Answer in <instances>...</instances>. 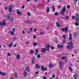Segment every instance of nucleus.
Wrapping results in <instances>:
<instances>
[{
    "label": "nucleus",
    "instance_id": "11",
    "mask_svg": "<svg viewBox=\"0 0 79 79\" xmlns=\"http://www.w3.org/2000/svg\"><path fill=\"white\" fill-rule=\"evenodd\" d=\"M17 40V37H15V36H14L12 38V40L13 41H15V40Z\"/></svg>",
    "mask_w": 79,
    "mask_h": 79
},
{
    "label": "nucleus",
    "instance_id": "33",
    "mask_svg": "<svg viewBox=\"0 0 79 79\" xmlns=\"http://www.w3.org/2000/svg\"><path fill=\"white\" fill-rule=\"evenodd\" d=\"M23 76H27V73L26 72H25L23 73Z\"/></svg>",
    "mask_w": 79,
    "mask_h": 79
},
{
    "label": "nucleus",
    "instance_id": "57",
    "mask_svg": "<svg viewBox=\"0 0 79 79\" xmlns=\"http://www.w3.org/2000/svg\"><path fill=\"white\" fill-rule=\"evenodd\" d=\"M25 7V6H22V9H24Z\"/></svg>",
    "mask_w": 79,
    "mask_h": 79
},
{
    "label": "nucleus",
    "instance_id": "6",
    "mask_svg": "<svg viewBox=\"0 0 79 79\" xmlns=\"http://www.w3.org/2000/svg\"><path fill=\"white\" fill-rule=\"evenodd\" d=\"M41 51L42 53H45L46 52V48H43L41 49Z\"/></svg>",
    "mask_w": 79,
    "mask_h": 79
},
{
    "label": "nucleus",
    "instance_id": "16",
    "mask_svg": "<svg viewBox=\"0 0 79 79\" xmlns=\"http://www.w3.org/2000/svg\"><path fill=\"white\" fill-rule=\"evenodd\" d=\"M46 10H47V13H49V11H50V8L47 7H46Z\"/></svg>",
    "mask_w": 79,
    "mask_h": 79
},
{
    "label": "nucleus",
    "instance_id": "40",
    "mask_svg": "<svg viewBox=\"0 0 79 79\" xmlns=\"http://www.w3.org/2000/svg\"><path fill=\"white\" fill-rule=\"evenodd\" d=\"M37 58H40V55H38L37 56Z\"/></svg>",
    "mask_w": 79,
    "mask_h": 79
},
{
    "label": "nucleus",
    "instance_id": "50",
    "mask_svg": "<svg viewBox=\"0 0 79 79\" xmlns=\"http://www.w3.org/2000/svg\"><path fill=\"white\" fill-rule=\"evenodd\" d=\"M55 77V75L54 74H53L52 75V78H53L54 77Z\"/></svg>",
    "mask_w": 79,
    "mask_h": 79
},
{
    "label": "nucleus",
    "instance_id": "22",
    "mask_svg": "<svg viewBox=\"0 0 79 79\" xmlns=\"http://www.w3.org/2000/svg\"><path fill=\"white\" fill-rule=\"evenodd\" d=\"M7 45L10 47H11V46H13V43H11L10 44H8Z\"/></svg>",
    "mask_w": 79,
    "mask_h": 79
},
{
    "label": "nucleus",
    "instance_id": "34",
    "mask_svg": "<svg viewBox=\"0 0 79 79\" xmlns=\"http://www.w3.org/2000/svg\"><path fill=\"white\" fill-rule=\"evenodd\" d=\"M63 38L65 39H66V35H63L62 36Z\"/></svg>",
    "mask_w": 79,
    "mask_h": 79
},
{
    "label": "nucleus",
    "instance_id": "26",
    "mask_svg": "<svg viewBox=\"0 0 79 79\" xmlns=\"http://www.w3.org/2000/svg\"><path fill=\"white\" fill-rule=\"evenodd\" d=\"M20 57H21V56H20L19 55H18L17 56L16 58H17V59H18V60H19V58H20Z\"/></svg>",
    "mask_w": 79,
    "mask_h": 79
},
{
    "label": "nucleus",
    "instance_id": "58",
    "mask_svg": "<svg viewBox=\"0 0 79 79\" xmlns=\"http://www.w3.org/2000/svg\"><path fill=\"white\" fill-rule=\"evenodd\" d=\"M51 49L52 50H53V49H54V47H53V46H52L51 47Z\"/></svg>",
    "mask_w": 79,
    "mask_h": 79
},
{
    "label": "nucleus",
    "instance_id": "42",
    "mask_svg": "<svg viewBox=\"0 0 79 79\" xmlns=\"http://www.w3.org/2000/svg\"><path fill=\"white\" fill-rule=\"evenodd\" d=\"M2 24L3 26H5V25H6V23H5V22H4Z\"/></svg>",
    "mask_w": 79,
    "mask_h": 79
},
{
    "label": "nucleus",
    "instance_id": "14",
    "mask_svg": "<svg viewBox=\"0 0 79 79\" xmlns=\"http://www.w3.org/2000/svg\"><path fill=\"white\" fill-rule=\"evenodd\" d=\"M34 60H35V57H33L32 58V60H31V62L33 64L34 63Z\"/></svg>",
    "mask_w": 79,
    "mask_h": 79
},
{
    "label": "nucleus",
    "instance_id": "56",
    "mask_svg": "<svg viewBox=\"0 0 79 79\" xmlns=\"http://www.w3.org/2000/svg\"><path fill=\"white\" fill-rule=\"evenodd\" d=\"M15 29L14 28L12 29V31L13 32H15Z\"/></svg>",
    "mask_w": 79,
    "mask_h": 79
},
{
    "label": "nucleus",
    "instance_id": "49",
    "mask_svg": "<svg viewBox=\"0 0 79 79\" xmlns=\"http://www.w3.org/2000/svg\"><path fill=\"white\" fill-rule=\"evenodd\" d=\"M7 55H8V56H11V54L10 53H8L7 54Z\"/></svg>",
    "mask_w": 79,
    "mask_h": 79
},
{
    "label": "nucleus",
    "instance_id": "12",
    "mask_svg": "<svg viewBox=\"0 0 79 79\" xmlns=\"http://www.w3.org/2000/svg\"><path fill=\"white\" fill-rule=\"evenodd\" d=\"M25 70L27 71L28 73H29V72H30V71H29V68L28 67L26 68L25 69Z\"/></svg>",
    "mask_w": 79,
    "mask_h": 79
},
{
    "label": "nucleus",
    "instance_id": "43",
    "mask_svg": "<svg viewBox=\"0 0 79 79\" xmlns=\"http://www.w3.org/2000/svg\"><path fill=\"white\" fill-rule=\"evenodd\" d=\"M77 1H78V0H74V3H76V2Z\"/></svg>",
    "mask_w": 79,
    "mask_h": 79
},
{
    "label": "nucleus",
    "instance_id": "19",
    "mask_svg": "<svg viewBox=\"0 0 79 79\" xmlns=\"http://www.w3.org/2000/svg\"><path fill=\"white\" fill-rule=\"evenodd\" d=\"M17 13H18V16H20V15H21L22 14V13H21V12L20 11H17Z\"/></svg>",
    "mask_w": 79,
    "mask_h": 79
},
{
    "label": "nucleus",
    "instance_id": "45",
    "mask_svg": "<svg viewBox=\"0 0 79 79\" xmlns=\"http://www.w3.org/2000/svg\"><path fill=\"white\" fill-rule=\"evenodd\" d=\"M29 42L28 41H27L26 42V44H27H27H29Z\"/></svg>",
    "mask_w": 79,
    "mask_h": 79
},
{
    "label": "nucleus",
    "instance_id": "32",
    "mask_svg": "<svg viewBox=\"0 0 79 79\" xmlns=\"http://www.w3.org/2000/svg\"><path fill=\"white\" fill-rule=\"evenodd\" d=\"M66 58V57L65 56H63L61 57L62 60H65Z\"/></svg>",
    "mask_w": 79,
    "mask_h": 79
},
{
    "label": "nucleus",
    "instance_id": "51",
    "mask_svg": "<svg viewBox=\"0 0 79 79\" xmlns=\"http://www.w3.org/2000/svg\"><path fill=\"white\" fill-rule=\"evenodd\" d=\"M22 33L23 34H25V31H22Z\"/></svg>",
    "mask_w": 79,
    "mask_h": 79
},
{
    "label": "nucleus",
    "instance_id": "4",
    "mask_svg": "<svg viewBox=\"0 0 79 79\" xmlns=\"http://www.w3.org/2000/svg\"><path fill=\"white\" fill-rule=\"evenodd\" d=\"M52 47V45H50V44H48V45L46 46V48L47 51H49L50 50V48H51Z\"/></svg>",
    "mask_w": 79,
    "mask_h": 79
},
{
    "label": "nucleus",
    "instance_id": "28",
    "mask_svg": "<svg viewBox=\"0 0 79 79\" xmlns=\"http://www.w3.org/2000/svg\"><path fill=\"white\" fill-rule=\"evenodd\" d=\"M57 27H60V23H56Z\"/></svg>",
    "mask_w": 79,
    "mask_h": 79
},
{
    "label": "nucleus",
    "instance_id": "36",
    "mask_svg": "<svg viewBox=\"0 0 79 79\" xmlns=\"http://www.w3.org/2000/svg\"><path fill=\"white\" fill-rule=\"evenodd\" d=\"M54 15L55 16H58V13L57 12H55Z\"/></svg>",
    "mask_w": 79,
    "mask_h": 79
},
{
    "label": "nucleus",
    "instance_id": "13",
    "mask_svg": "<svg viewBox=\"0 0 79 79\" xmlns=\"http://www.w3.org/2000/svg\"><path fill=\"white\" fill-rule=\"evenodd\" d=\"M35 55H37V54L38 53V52H39V50H38V49H36L35 50Z\"/></svg>",
    "mask_w": 79,
    "mask_h": 79
},
{
    "label": "nucleus",
    "instance_id": "24",
    "mask_svg": "<svg viewBox=\"0 0 79 79\" xmlns=\"http://www.w3.org/2000/svg\"><path fill=\"white\" fill-rule=\"evenodd\" d=\"M37 45V43L36 42H34L33 43V46H36Z\"/></svg>",
    "mask_w": 79,
    "mask_h": 79
},
{
    "label": "nucleus",
    "instance_id": "38",
    "mask_svg": "<svg viewBox=\"0 0 79 79\" xmlns=\"http://www.w3.org/2000/svg\"><path fill=\"white\" fill-rule=\"evenodd\" d=\"M67 8H68L69 9V8H70V5H68L67 6Z\"/></svg>",
    "mask_w": 79,
    "mask_h": 79
},
{
    "label": "nucleus",
    "instance_id": "15",
    "mask_svg": "<svg viewBox=\"0 0 79 79\" xmlns=\"http://www.w3.org/2000/svg\"><path fill=\"white\" fill-rule=\"evenodd\" d=\"M69 36V40H73V39L72 38V35L71 34H70Z\"/></svg>",
    "mask_w": 79,
    "mask_h": 79
},
{
    "label": "nucleus",
    "instance_id": "53",
    "mask_svg": "<svg viewBox=\"0 0 79 79\" xmlns=\"http://www.w3.org/2000/svg\"><path fill=\"white\" fill-rule=\"evenodd\" d=\"M57 8L59 9H60V8H61V6H58Z\"/></svg>",
    "mask_w": 79,
    "mask_h": 79
},
{
    "label": "nucleus",
    "instance_id": "3",
    "mask_svg": "<svg viewBox=\"0 0 79 79\" xmlns=\"http://www.w3.org/2000/svg\"><path fill=\"white\" fill-rule=\"evenodd\" d=\"M61 30L62 32L65 31V32H67L68 31V27H66L65 28H61Z\"/></svg>",
    "mask_w": 79,
    "mask_h": 79
},
{
    "label": "nucleus",
    "instance_id": "2",
    "mask_svg": "<svg viewBox=\"0 0 79 79\" xmlns=\"http://www.w3.org/2000/svg\"><path fill=\"white\" fill-rule=\"evenodd\" d=\"M66 11V7H64L62 9V10L60 12V13L62 16H64V13Z\"/></svg>",
    "mask_w": 79,
    "mask_h": 79
},
{
    "label": "nucleus",
    "instance_id": "31",
    "mask_svg": "<svg viewBox=\"0 0 79 79\" xmlns=\"http://www.w3.org/2000/svg\"><path fill=\"white\" fill-rule=\"evenodd\" d=\"M30 53L32 54L34 53V51L33 50H31L30 51Z\"/></svg>",
    "mask_w": 79,
    "mask_h": 79
},
{
    "label": "nucleus",
    "instance_id": "55",
    "mask_svg": "<svg viewBox=\"0 0 79 79\" xmlns=\"http://www.w3.org/2000/svg\"><path fill=\"white\" fill-rule=\"evenodd\" d=\"M28 22H29V21H26L24 22L25 23H28Z\"/></svg>",
    "mask_w": 79,
    "mask_h": 79
},
{
    "label": "nucleus",
    "instance_id": "29",
    "mask_svg": "<svg viewBox=\"0 0 79 79\" xmlns=\"http://www.w3.org/2000/svg\"><path fill=\"white\" fill-rule=\"evenodd\" d=\"M36 67L37 68H38V69L40 68V66H39V65L38 64H37L36 65Z\"/></svg>",
    "mask_w": 79,
    "mask_h": 79
},
{
    "label": "nucleus",
    "instance_id": "62",
    "mask_svg": "<svg viewBox=\"0 0 79 79\" xmlns=\"http://www.w3.org/2000/svg\"><path fill=\"white\" fill-rule=\"evenodd\" d=\"M7 9H8V7H5V9L6 10H7Z\"/></svg>",
    "mask_w": 79,
    "mask_h": 79
},
{
    "label": "nucleus",
    "instance_id": "27",
    "mask_svg": "<svg viewBox=\"0 0 79 79\" xmlns=\"http://www.w3.org/2000/svg\"><path fill=\"white\" fill-rule=\"evenodd\" d=\"M52 6V11L54 12L55 11V7H54V6Z\"/></svg>",
    "mask_w": 79,
    "mask_h": 79
},
{
    "label": "nucleus",
    "instance_id": "8",
    "mask_svg": "<svg viewBox=\"0 0 79 79\" xmlns=\"http://www.w3.org/2000/svg\"><path fill=\"white\" fill-rule=\"evenodd\" d=\"M7 19L10 21V22H13V20H14V19H13V18H11V17L10 18H9V19Z\"/></svg>",
    "mask_w": 79,
    "mask_h": 79
},
{
    "label": "nucleus",
    "instance_id": "17",
    "mask_svg": "<svg viewBox=\"0 0 79 79\" xmlns=\"http://www.w3.org/2000/svg\"><path fill=\"white\" fill-rule=\"evenodd\" d=\"M0 74H2V76H6V73H3L2 72H1V71H0Z\"/></svg>",
    "mask_w": 79,
    "mask_h": 79
},
{
    "label": "nucleus",
    "instance_id": "1",
    "mask_svg": "<svg viewBox=\"0 0 79 79\" xmlns=\"http://www.w3.org/2000/svg\"><path fill=\"white\" fill-rule=\"evenodd\" d=\"M67 45H69L67 46V48L69 50H71L72 48H74L73 46V43L72 42H70L69 43H67Z\"/></svg>",
    "mask_w": 79,
    "mask_h": 79
},
{
    "label": "nucleus",
    "instance_id": "25",
    "mask_svg": "<svg viewBox=\"0 0 79 79\" xmlns=\"http://www.w3.org/2000/svg\"><path fill=\"white\" fill-rule=\"evenodd\" d=\"M69 17L68 15L66 16V20L67 21H68L69 20Z\"/></svg>",
    "mask_w": 79,
    "mask_h": 79
},
{
    "label": "nucleus",
    "instance_id": "52",
    "mask_svg": "<svg viewBox=\"0 0 79 79\" xmlns=\"http://www.w3.org/2000/svg\"><path fill=\"white\" fill-rule=\"evenodd\" d=\"M35 74H39V72L37 71V72H36L35 73Z\"/></svg>",
    "mask_w": 79,
    "mask_h": 79
},
{
    "label": "nucleus",
    "instance_id": "60",
    "mask_svg": "<svg viewBox=\"0 0 79 79\" xmlns=\"http://www.w3.org/2000/svg\"><path fill=\"white\" fill-rule=\"evenodd\" d=\"M30 32H32V28H30Z\"/></svg>",
    "mask_w": 79,
    "mask_h": 79
},
{
    "label": "nucleus",
    "instance_id": "21",
    "mask_svg": "<svg viewBox=\"0 0 79 79\" xmlns=\"http://www.w3.org/2000/svg\"><path fill=\"white\" fill-rule=\"evenodd\" d=\"M49 68H53V65L52 64H50L49 65Z\"/></svg>",
    "mask_w": 79,
    "mask_h": 79
},
{
    "label": "nucleus",
    "instance_id": "5",
    "mask_svg": "<svg viewBox=\"0 0 79 79\" xmlns=\"http://www.w3.org/2000/svg\"><path fill=\"white\" fill-rule=\"evenodd\" d=\"M41 71H47V68L46 67L44 68V66H42L41 67Z\"/></svg>",
    "mask_w": 79,
    "mask_h": 79
},
{
    "label": "nucleus",
    "instance_id": "39",
    "mask_svg": "<svg viewBox=\"0 0 79 79\" xmlns=\"http://www.w3.org/2000/svg\"><path fill=\"white\" fill-rule=\"evenodd\" d=\"M75 25L76 26H79V25L78 24V23H75Z\"/></svg>",
    "mask_w": 79,
    "mask_h": 79
},
{
    "label": "nucleus",
    "instance_id": "18",
    "mask_svg": "<svg viewBox=\"0 0 79 79\" xmlns=\"http://www.w3.org/2000/svg\"><path fill=\"white\" fill-rule=\"evenodd\" d=\"M69 69L70 71L71 72L73 71V69H72V67L71 66L69 67Z\"/></svg>",
    "mask_w": 79,
    "mask_h": 79
},
{
    "label": "nucleus",
    "instance_id": "46",
    "mask_svg": "<svg viewBox=\"0 0 79 79\" xmlns=\"http://www.w3.org/2000/svg\"><path fill=\"white\" fill-rule=\"evenodd\" d=\"M57 47L58 48H60V45L59 44H58L57 45Z\"/></svg>",
    "mask_w": 79,
    "mask_h": 79
},
{
    "label": "nucleus",
    "instance_id": "44",
    "mask_svg": "<svg viewBox=\"0 0 79 79\" xmlns=\"http://www.w3.org/2000/svg\"><path fill=\"white\" fill-rule=\"evenodd\" d=\"M77 35V33H75L74 34V37H76Z\"/></svg>",
    "mask_w": 79,
    "mask_h": 79
},
{
    "label": "nucleus",
    "instance_id": "59",
    "mask_svg": "<svg viewBox=\"0 0 79 79\" xmlns=\"http://www.w3.org/2000/svg\"><path fill=\"white\" fill-rule=\"evenodd\" d=\"M47 78V77L45 76L43 77V79H46Z\"/></svg>",
    "mask_w": 79,
    "mask_h": 79
},
{
    "label": "nucleus",
    "instance_id": "10",
    "mask_svg": "<svg viewBox=\"0 0 79 79\" xmlns=\"http://www.w3.org/2000/svg\"><path fill=\"white\" fill-rule=\"evenodd\" d=\"M63 62L62 61L60 62L59 63V65H60V68H61L62 66H63Z\"/></svg>",
    "mask_w": 79,
    "mask_h": 79
},
{
    "label": "nucleus",
    "instance_id": "61",
    "mask_svg": "<svg viewBox=\"0 0 79 79\" xmlns=\"http://www.w3.org/2000/svg\"><path fill=\"white\" fill-rule=\"evenodd\" d=\"M33 38L34 39H35V38H36V36H35V35L33 37Z\"/></svg>",
    "mask_w": 79,
    "mask_h": 79
},
{
    "label": "nucleus",
    "instance_id": "20",
    "mask_svg": "<svg viewBox=\"0 0 79 79\" xmlns=\"http://www.w3.org/2000/svg\"><path fill=\"white\" fill-rule=\"evenodd\" d=\"M9 34H12V35H14V34H15V33L13 32H12L11 31H9L8 32Z\"/></svg>",
    "mask_w": 79,
    "mask_h": 79
},
{
    "label": "nucleus",
    "instance_id": "63",
    "mask_svg": "<svg viewBox=\"0 0 79 79\" xmlns=\"http://www.w3.org/2000/svg\"><path fill=\"white\" fill-rule=\"evenodd\" d=\"M27 32L28 33V34H30L31 33V31H28Z\"/></svg>",
    "mask_w": 79,
    "mask_h": 79
},
{
    "label": "nucleus",
    "instance_id": "54",
    "mask_svg": "<svg viewBox=\"0 0 79 79\" xmlns=\"http://www.w3.org/2000/svg\"><path fill=\"white\" fill-rule=\"evenodd\" d=\"M36 31H37V29L35 28V29H34L33 32H35Z\"/></svg>",
    "mask_w": 79,
    "mask_h": 79
},
{
    "label": "nucleus",
    "instance_id": "37",
    "mask_svg": "<svg viewBox=\"0 0 79 79\" xmlns=\"http://www.w3.org/2000/svg\"><path fill=\"white\" fill-rule=\"evenodd\" d=\"M15 77H17L18 76V73H15Z\"/></svg>",
    "mask_w": 79,
    "mask_h": 79
},
{
    "label": "nucleus",
    "instance_id": "47",
    "mask_svg": "<svg viewBox=\"0 0 79 79\" xmlns=\"http://www.w3.org/2000/svg\"><path fill=\"white\" fill-rule=\"evenodd\" d=\"M76 17H77V18H79V14H76Z\"/></svg>",
    "mask_w": 79,
    "mask_h": 79
},
{
    "label": "nucleus",
    "instance_id": "64",
    "mask_svg": "<svg viewBox=\"0 0 79 79\" xmlns=\"http://www.w3.org/2000/svg\"><path fill=\"white\" fill-rule=\"evenodd\" d=\"M63 47V45H60V48H62V47Z\"/></svg>",
    "mask_w": 79,
    "mask_h": 79
},
{
    "label": "nucleus",
    "instance_id": "23",
    "mask_svg": "<svg viewBox=\"0 0 79 79\" xmlns=\"http://www.w3.org/2000/svg\"><path fill=\"white\" fill-rule=\"evenodd\" d=\"M12 10L11 7L10 6L9 7V11L10 12H11Z\"/></svg>",
    "mask_w": 79,
    "mask_h": 79
},
{
    "label": "nucleus",
    "instance_id": "41",
    "mask_svg": "<svg viewBox=\"0 0 79 79\" xmlns=\"http://www.w3.org/2000/svg\"><path fill=\"white\" fill-rule=\"evenodd\" d=\"M43 34H44V32H41L40 33V35H42Z\"/></svg>",
    "mask_w": 79,
    "mask_h": 79
},
{
    "label": "nucleus",
    "instance_id": "48",
    "mask_svg": "<svg viewBox=\"0 0 79 79\" xmlns=\"http://www.w3.org/2000/svg\"><path fill=\"white\" fill-rule=\"evenodd\" d=\"M63 44H65L66 41L65 40H63Z\"/></svg>",
    "mask_w": 79,
    "mask_h": 79
},
{
    "label": "nucleus",
    "instance_id": "30",
    "mask_svg": "<svg viewBox=\"0 0 79 79\" xmlns=\"http://www.w3.org/2000/svg\"><path fill=\"white\" fill-rule=\"evenodd\" d=\"M27 15H28V17H30L31 16V13L29 12H27Z\"/></svg>",
    "mask_w": 79,
    "mask_h": 79
},
{
    "label": "nucleus",
    "instance_id": "9",
    "mask_svg": "<svg viewBox=\"0 0 79 79\" xmlns=\"http://www.w3.org/2000/svg\"><path fill=\"white\" fill-rule=\"evenodd\" d=\"M78 76V74L77 73H76L74 75V77L75 78V79H77V77Z\"/></svg>",
    "mask_w": 79,
    "mask_h": 79
},
{
    "label": "nucleus",
    "instance_id": "7",
    "mask_svg": "<svg viewBox=\"0 0 79 79\" xmlns=\"http://www.w3.org/2000/svg\"><path fill=\"white\" fill-rule=\"evenodd\" d=\"M11 17V15L10 14H7L6 15V18L7 19H8Z\"/></svg>",
    "mask_w": 79,
    "mask_h": 79
},
{
    "label": "nucleus",
    "instance_id": "35",
    "mask_svg": "<svg viewBox=\"0 0 79 79\" xmlns=\"http://www.w3.org/2000/svg\"><path fill=\"white\" fill-rule=\"evenodd\" d=\"M72 18L73 19H75L76 17L74 15H72Z\"/></svg>",
    "mask_w": 79,
    "mask_h": 79
}]
</instances>
